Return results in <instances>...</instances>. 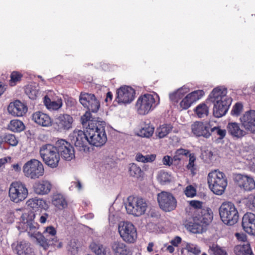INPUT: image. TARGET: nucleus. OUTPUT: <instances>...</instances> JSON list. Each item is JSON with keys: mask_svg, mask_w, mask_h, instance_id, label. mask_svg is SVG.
<instances>
[{"mask_svg": "<svg viewBox=\"0 0 255 255\" xmlns=\"http://www.w3.org/2000/svg\"><path fill=\"white\" fill-rule=\"evenodd\" d=\"M147 208L146 201L138 197L129 196L126 205L127 213L136 217L143 215Z\"/></svg>", "mask_w": 255, "mask_h": 255, "instance_id": "obj_5", "label": "nucleus"}, {"mask_svg": "<svg viewBox=\"0 0 255 255\" xmlns=\"http://www.w3.org/2000/svg\"><path fill=\"white\" fill-rule=\"evenodd\" d=\"M243 110V105L241 103H236L233 107L231 111L233 116H238Z\"/></svg>", "mask_w": 255, "mask_h": 255, "instance_id": "obj_55", "label": "nucleus"}, {"mask_svg": "<svg viewBox=\"0 0 255 255\" xmlns=\"http://www.w3.org/2000/svg\"><path fill=\"white\" fill-rule=\"evenodd\" d=\"M188 91V89L186 88H180L176 92L170 94V99L172 102L177 103L179 100L181 99Z\"/></svg>", "mask_w": 255, "mask_h": 255, "instance_id": "obj_38", "label": "nucleus"}, {"mask_svg": "<svg viewBox=\"0 0 255 255\" xmlns=\"http://www.w3.org/2000/svg\"><path fill=\"white\" fill-rule=\"evenodd\" d=\"M213 152L211 150H206L202 152L201 158L205 162L209 163L212 159Z\"/></svg>", "mask_w": 255, "mask_h": 255, "instance_id": "obj_53", "label": "nucleus"}, {"mask_svg": "<svg viewBox=\"0 0 255 255\" xmlns=\"http://www.w3.org/2000/svg\"><path fill=\"white\" fill-rule=\"evenodd\" d=\"M190 205L194 208L195 211L193 216L202 217V220L206 222H210L213 219L212 210L207 207H203V202L193 200L190 201Z\"/></svg>", "mask_w": 255, "mask_h": 255, "instance_id": "obj_14", "label": "nucleus"}, {"mask_svg": "<svg viewBox=\"0 0 255 255\" xmlns=\"http://www.w3.org/2000/svg\"><path fill=\"white\" fill-rule=\"evenodd\" d=\"M210 130L212 132L218 135V138L220 139H223L226 135V130L225 129H221L219 127H214L211 128Z\"/></svg>", "mask_w": 255, "mask_h": 255, "instance_id": "obj_51", "label": "nucleus"}, {"mask_svg": "<svg viewBox=\"0 0 255 255\" xmlns=\"http://www.w3.org/2000/svg\"><path fill=\"white\" fill-rule=\"evenodd\" d=\"M234 251L236 255H254L249 244L236 246Z\"/></svg>", "mask_w": 255, "mask_h": 255, "instance_id": "obj_33", "label": "nucleus"}, {"mask_svg": "<svg viewBox=\"0 0 255 255\" xmlns=\"http://www.w3.org/2000/svg\"><path fill=\"white\" fill-rule=\"evenodd\" d=\"M67 249L71 253H74L77 251L78 247L77 244L74 240H71L69 242L67 245Z\"/></svg>", "mask_w": 255, "mask_h": 255, "instance_id": "obj_59", "label": "nucleus"}, {"mask_svg": "<svg viewBox=\"0 0 255 255\" xmlns=\"http://www.w3.org/2000/svg\"><path fill=\"white\" fill-rule=\"evenodd\" d=\"M155 103V99L153 95L145 94L138 98L135 107L139 114L144 115L154 108Z\"/></svg>", "mask_w": 255, "mask_h": 255, "instance_id": "obj_11", "label": "nucleus"}, {"mask_svg": "<svg viewBox=\"0 0 255 255\" xmlns=\"http://www.w3.org/2000/svg\"><path fill=\"white\" fill-rule=\"evenodd\" d=\"M35 214L33 211L23 213L21 216V226L28 232L30 236L31 234H36L38 224L34 221Z\"/></svg>", "mask_w": 255, "mask_h": 255, "instance_id": "obj_15", "label": "nucleus"}, {"mask_svg": "<svg viewBox=\"0 0 255 255\" xmlns=\"http://www.w3.org/2000/svg\"><path fill=\"white\" fill-rule=\"evenodd\" d=\"M128 172L131 176L136 178H139L141 177L143 173L140 167L138 166L135 163H131L129 164Z\"/></svg>", "mask_w": 255, "mask_h": 255, "instance_id": "obj_39", "label": "nucleus"}, {"mask_svg": "<svg viewBox=\"0 0 255 255\" xmlns=\"http://www.w3.org/2000/svg\"><path fill=\"white\" fill-rule=\"evenodd\" d=\"M30 237L35 238L39 245L45 250H46L50 245L56 246V244L58 242L57 238H48L39 232L31 234Z\"/></svg>", "mask_w": 255, "mask_h": 255, "instance_id": "obj_26", "label": "nucleus"}, {"mask_svg": "<svg viewBox=\"0 0 255 255\" xmlns=\"http://www.w3.org/2000/svg\"><path fill=\"white\" fill-rule=\"evenodd\" d=\"M190 154V151L188 149H185L184 148H179L176 150L175 152V154L173 157V160H174L175 162H177V164H178L180 161V158L178 157L179 156H187Z\"/></svg>", "mask_w": 255, "mask_h": 255, "instance_id": "obj_48", "label": "nucleus"}, {"mask_svg": "<svg viewBox=\"0 0 255 255\" xmlns=\"http://www.w3.org/2000/svg\"><path fill=\"white\" fill-rule=\"evenodd\" d=\"M186 249L188 252L193 253L195 255H198L201 253L200 248L196 245L187 244Z\"/></svg>", "mask_w": 255, "mask_h": 255, "instance_id": "obj_54", "label": "nucleus"}, {"mask_svg": "<svg viewBox=\"0 0 255 255\" xmlns=\"http://www.w3.org/2000/svg\"><path fill=\"white\" fill-rule=\"evenodd\" d=\"M163 163L165 165L170 166L173 164H176L177 162H175L170 156L166 155L163 158Z\"/></svg>", "mask_w": 255, "mask_h": 255, "instance_id": "obj_60", "label": "nucleus"}, {"mask_svg": "<svg viewBox=\"0 0 255 255\" xmlns=\"http://www.w3.org/2000/svg\"><path fill=\"white\" fill-rule=\"evenodd\" d=\"M25 92L28 97L32 100L35 99L39 94V91L36 89V87L32 86H26Z\"/></svg>", "mask_w": 255, "mask_h": 255, "instance_id": "obj_45", "label": "nucleus"}, {"mask_svg": "<svg viewBox=\"0 0 255 255\" xmlns=\"http://www.w3.org/2000/svg\"><path fill=\"white\" fill-rule=\"evenodd\" d=\"M5 85H3L1 82H0V96H1L6 89Z\"/></svg>", "mask_w": 255, "mask_h": 255, "instance_id": "obj_63", "label": "nucleus"}, {"mask_svg": "<svg viewBox=\"0 0 255 255\" xmlns=\"http://www.w3.org/2000/svg\"><path fill=\"white\" fill-rule=\"evenodd\" d=\"M52 185L46 180H42L35 184L34 186V192L39 195L48 194L51 190Z\"/></svg>", "mask_w": 255, "mask_h": 255, "instance_id": "obj_31", "label": "nucleus"}, {"mask_svg": "<svg viewBox=\"0 0 255 255\" xmlns=\"http://www.w3.org/2000/svg\"><path fill=\"white\" fill-rule=\"evenodd\" d=\"M45 204L44 200L37 198L30 199L26 202L27 206L32 209L43 208Z\"/></svg>", "mask_w": 255, "mask_h": 255, "instance_id": "obj_40", "label": "nucleus"}, {"mask_svg": "<svg viewBox=\"0 0 255 255\" xmlns=\"http://www.w3.org/2000/svg\"><path fill=\"white\" fill-rule=\"evenodd\" d=\"M193 222H189L185 227L190 232L194 234L200 233L203 229V224H208L210 222H204L202 220V217L193 216Z\"/></svg>", "mask_w": 255, "mask_h": 255, "instance_id": "obj_24", "label": "nucleus"}, {"mask_svg": "<svg viewBox=\"0 0 255 255\" xmlns=\"http://www.w3.org/2000/svg\"><path fill=\"white\" fill-rule=\"evenodd\" d=\"M172 128L170 124H163L156 129V135L159 138H163L169 134L172 130Z\"/></svg>", "mask_w": 255, "mask_h": 255, "instance_id": "obj_36", "label": "nucleus"}, {"mask_svg": "<svg viewBox=\"0 0 255 255\" xmlns=\"http://www.w3.org/2000/svg\"><path fill=\"white\" fill-rule=\"evenodd\" d=\"M227 128L228 133L234 138H241L246 134V132L241 129L239 124L236 122L229 123Z\"/></svg>", "mask_w": 255, "mask_h": 255, "instance_id": "obj_29", "label": "nucleus"}, {"mask_svg": "<svg viewBox=\"0 0 255 255\" xmlns=\"http://www.w3.org/2000/svg\"><path fill=\"white\" fill-rule=\"evenodd\" d=\"M8 128L13 132H20L24 129L25 126L20 120H13L8 124Z\"/></svg>", "mask_w": 255, "mask_h": 255, "instance_id": "obj_37", "label": "nucleus"}, {"mask_svg": "<svg viewBox=\"0 0 255 255\" xmlns=\"http://www.w3.org/2000/svg\"><path fill=\"white\" fill-rule=\"evenodd\" d=\"M33 121L43 127H48L51 125V120L50 117L41 112H37L32 115Z\"/></svg>", "mask_w": 255, "mask_h": 255, "instance_id": "obj_30", "label": "nucleus"}, {"mask_svg": "<svg viewBox=\"0 0 255 255\" xmlns=\"http://www.w3.org/2000/svg\"><path fill=\"white\" fill-rule=\"evenodd\" d=\"M118 230L120 237L128 243H134L137 238L136 229L130 222H121L119 224Z\"/></svg>", "mask_w": 255, "mask_h": 255, "instance_id": "obj_8", "label": "nucleus"}, {"mask_svg": "<svg viewBox=\"0 0 255 255\" xmlns=\"http://www.w3.org/2000/svg\"><path fill=\"white\" fill-rule=\"evenodd\" d=\"M189 163L187 164L186 167L188 170H190L191 173L194 175L195 174V171L196 169L195 164V161L196 159V158L194 153H190L189 154Z\"/></svg>", "mask_w": 255, "mask_h": 255, "instance_id": "obj_47", "label": "nucleus"}, {"mask_svg": "<svg viewBox=\"0 0 255 255\" xmlns=\"http://www.w3.org/2000/svg\"><path fill=\"white\" fill-rule=\"evenodd\" d=\"M59 154L66 160L70 161L75 157L73 146L64 139H61L56 142Z\"/></svg>", "mask_w": 255, "mask_h": 255, "instance_id": "obj_16", "label": "nucleus"}, {"mask_svg": "<svg viewBox=\"0 0 255 255\" xmlns=\"http://www.w3.org/2000/svg\"><path fill=\"white\" fill-rule=\"evenodd\" d=\"M242 225L246 233L255 236V214L252 213L245 214L242 218Z\"/></svg>", "mask_w": 255, "mask_h": 255, "instance_id": "obj_21", "label": "nucleus"}, {"mask_svg": "<svg viewBox=\"0 0 255 255\" xmlns=\"http://www.w3.org/2000/svg\"><path fill=\"white\" fill-rule=\"evenodd\" d=\"M154 128L153 126L146 125L140 130V135L142 137H149L154 132Z\"/></svg>", "mask_w": 255, "mask_h": 255, "instance_id": "obj_42", "label": "nucleus"}, {"mask_svg": "<svg viewBox=\"0 0 255 255\" xmlns=\"http://www.w3.org/2000/svg\"><path fill=\"white\" fill-rule=\"evenodd\" d=\"M71 140L80 151H87L89 150V140L87 134V129L85 131L74 130L70 134Z\"/></svg>", "mask_w": 255, "mask_h": 255, "instance_id": "obj_10", "label": "nucleus"}, {"mask_svg": "<svg viewBox=\"0 0 255 255\" xmlns=\"http://www.w3.org/2000/svg\"><path fill=\"white\" fill-rule=\"evenodd\" d=\"M83 125L86 127L89 144L96 147L103 146L107 141L105 123L94 120L90 112H86L81 118Z\"/></svg>", "mask_w": 255, "mask_h": 255, "instance_id": "obj_1", "label": "nucleus"}, {"mask_svg": "<svg viewBox=\"0 0 255 255\" xmlns=\"http://www.w3.org/2000/svg\"><path fill=\"white\" fill-rule=\"evenodd\" d=\"M250 201L253 207L255 209V193L250 197Z\"/></svg>", "mask_w": 255, "mask_h": 255, "instance_id": "obj_62", "label": "nucleus"}, {"mask_svg": "<svg viewBox=\"0 0 255 255\" xmlns=\"http://www.w3.org/2000/svg\"><path fill=\"white\" fill-rule=\"evenodd\" d=\"M8 195L11 201L18 203L27 198L28 190L26 185L22 182H13L10 185Z\"/></svg>", "mask_w": 255, "mask_h": 255, "instance_id": "obj_7", "label": "nucleus"}, {"mask_svg": "<svg viewBox=\"0 0 255 255\" xmlns=\"http://www.w3.org/2000/svg\"><path fill=\"white\" fill-rule=\"evenodd\" d=\"M231 103V99L214 103L213 108L214 116L216 118H221L225 115Z\"/></svg>", "mask_w": 255, "mask_h": 255, "instance_id": "obj_23", "label": "nucleus"}, {"mask_svg": "<svg viewBox=\"0 0 255 255\" xmlns=\"http://www.w3.org/2000/svg\"><path fill=\"white\" fill-rule=\"evenodd\" d=\"M192 104V102L189 98H188V96H186L180 102V107L183 109H187L189 108L191 105Z\"/></svg>", "mask_w": 255, "mask_h": 255, "instance_id": "obj_58", "label": "nucleus"}, {"mask_svg": "<svg viewBox=\"0 0 255 255\" xmlns=\"http://www.w3.org/2000/svg\"><path fill=\"white\" fill-rule=\"evenodd\" d=\"M24 175L31 179H36L43 175L44 170L42 163L35 159L26 162L22 167Z\"/></svg>", "mask_w": 255, "mask_h": 255, "instance_id": "obj_6", "label": "nucleus"}, {"mask_svg": "<svg viewBox=\"0 0 255 255\" xmlns=\"http://www.w3.org/2000/svg\"><path fill=\"white\" fill-rule=\"evenodd\" d=\"M219 214L222 221L227 225L232 226L239 220V213L235 205L230 202L222 203L219 209Z\"/></svg>", "mask_w": 255, "mask_h": 255, "instance_id": "obj_4", "label": "nucleus"}, {"mask_svg": "<svg viewBox=\"0 0 255 255\" xmlns=\"http://www.w3.org/2000/svg\"><path fill=\"white\" fill-rule=\"evenodd\" d=\"M114 255H132L131 249L120 241H114L111 245Z\"/></svg>", "mask_w": 255, "mask_h": 255, "instance_id": "obj_25", "label": "nucleus"}, {"mask_svg": "<svg viewBox=\"0 0 255 255\" xmlns=\"http://www.w3.org/2000/svg\"><path fill=\"white\" fill-rule=\"evenodd\" d=\"M209 127L201 122H195L191 125L192 132L196 136L208 138L211 135Z\"/></svg>", "mask_w": 255, "mask_h": 255, "instance_id": "obj_22", "label": "nucleus"}, {"mask_svg": "<svg viewBox=\"0 0 255 255\" xmlns=\"http://www.w3.org/2000/svg\"><path fill=\"white\" fill-rule=\"evenodd\" d=\"M195 113L199 118L207 116L209 114V108L204 103L199 104L194 110Z\"/></svg>", "mask_w": 255, "mask_h": 255, "instance_id": "obj_41", "label": "nucleus"}, {"mask_svg": "<svg viewBox=\"0 0 255 255\" xmlns=\"http://www.w3.org/2000/svg\"><path fill=\"white\" fill-rule=\"evenodd\" d=\"M13 169L16 172H19L21 168L18 164H15L12 165Z\"/></svg>", "mask_w": 255, "mask_h": 255, "instance_id": "obj_64", "label": "nucleus"}, {"mask_svg": "<svg viewBox=\"0 0 255 255\" xmlns=\"http://www.w3.org/2000/svg\"><path fill=\"white\" fill-rule=\"evenodd\" d=\"M13 252L17 255H35L29 244L24 240L18 241L11 245Z\"/></svg>", "mask_w": 255, "mask_h": 255, "instance_id": "obj_20", "label": "nucleus"}, {"mask_svg": "<svg viewBox=\"0 0 255 255\" xmlns=\"http://www.w3.org/2000/svg\"><path fill=\"white\" fill-rule=\"evenodd\" d=\"M235 181L240 189L245 191H251L255 189L254 179L247 175L238 174L236 176Z\"/></svg>", "mask_w": 255, "mask_h": 255, "instance_id": "obj_17", "label": "nucleus"}, {"mask_svg": "<svg viewBox=\"0 0 255 255\" xmlns=\"http://www.w3.org/2000/svg\"><path fill=\"white\" fill-rule=\"evenodd\" d=\"M43 234L48 238H56L55 237L56 231L55 229L52 226L47 227Z\"/></svg>", "mask_w": 255, "mask_h": 255, "instance_id": "obj_56", "label": "nucleus"}, {"mask_svg": "<svg viewBox=\"0 0 255 255\" xmlns=\"http://www.w3.org/2000/svg\"><path fill=\"white\" fill-rule=\"evenodd\" d=\"M73 122V118L68 114H61L55 120V128L59 131L69 130L72 128Z\"/></svg>", "mask_w": 255, "mask_h": 255, "instance_id": "obj_19", "label": "nucleus"}, {"mask_svg": "<svg viewBox=\"0 0 255 255\" xmlns=\"http://www.w3.org/2000/svg\"><path fill=\"white\" fill-rule=\"evenodd\" d=\"M209 251L214 255H227L226 251L217 245L213 244L210 247Z\"/></svg>", "mask_w": 255, "mask_h": 255, "instance_id": "obj_50", "label": "nucleus"}, {"mask_svg": "<svg viewBox=\"0 0 255 255\" xmlns=\"http://www.w3.org/2000/svg\"><path fill=\"white\" fill-rule=\"evenodd\" d=\"M43 102L46 108L51 110H57L62 106L61 100L52 101L47 96L44 97Z\"/></svg>", "mask_w": 255, "mask_h": 255, "instance_id": "obj_35", "label": "nucleus"}, {"mask_svg": "<svg viewBox=\"0 0 255 255\" xmlns=\"http://www.w3.org/2000/svg\"><path fill=\"white\" fill-rule=\"evenodd\" d=\"M158 180L162 184L170 182L171 181L172 177L168 172L160 171L157 175Z\"/></svg>", "mask_w": 255, "mask_h": 255, "instance_id": "obj_43", "label": "nucleus"}, {"mask_svg": "<svg viewBox=\"0 0 255 255\" xmlns=\"http://www.w3.org/2000/svg\"><path fill=\"white\" fill-rule=\"evenodd\" d=\"M208 183L214 194L221 195L227 186V179L223 172L215 170L208 174Z\"/></svg>", "mask_w": 255, "mask_h": 255, "instance_id": "obj_2", "label": "nucleus"}, {"mask_svg": "<svg viewBox=\"0 0 255 255\" xmlns=\"http://www.w3.org/2000/svg\"><path fill=\"white\" fill-rule=\"evenodd\" d=\"M7 110L9 114L14 116L21 117L26 113L27 109L24 104L17 100L9 104Z\"/></svg>", "mask_w": 255, "mask_h": 255, "instance_id": "obj_27", "label": "nucleus"}, {"mask_svg": "<svg viewBox=\"0 0 255 255\" xmlns=\"http://www.w3.org/2000/svg\"><path fill=\"white\" fill-rule=\"evenodd\" d=\"M155 158L156 155L154 154L143 156L141 153H138L136 155V160L137 161L144 163L153 161Z\"/></svg>", "mask_w": 255, "mask_h": 255, "instance_id": "obj_46", "label": "nucleus"}, {"mask_svg": "<svg viewBox=\"0 0 255 255\" xmlns=\"http://www.w3.org/2000/svg\"><path fill=\"white\" fill-rule=\"evenodd\" d=\"M227 90L223 87H217L214 88L210 94V98L213 103L216 102L231 99L227 96Z\"/></svg>", "mask_w": 255, "mask_h": 255, "instance_id": "obj_28", "label": "nucleus"}, {"mask_svg": "<svg viewBox=\"0 0 255 255\" xmlns=\"http://www.w3.org/2000/svg\"><path fill=\"white\" fill-rule=\"evenodd\" d=\"M22 77V75L16 71H13L10 75V84L11 86L15 85V83L19 81Z\"/></svg>", "mask_w": 255, "mask_h": 255, "instance_id": "obj_52", "label": "nucleus"}, {"mask_svg": "<svg viewBox=\"0 0 255 255\" xmlns=\"http://www.w3.org/2000/svg\"><path fill=\"white\" fill-rule=\"evenodd\" d=\"M39 153L47 166L52 168L58 166L60 158L57 146L51 144H43L40 147Z\"/></svg>", "mask_w": 255, "mask_h": 255, "instance_id": "obj_3", "label": "nucleus"}, {"mask_svg": "<svg viewBox=\"0 0 255 255\" xmlns=\"http://www.w3.org/2000/svg\"><path fill=\"white\" fill-rule=\"evenodd\" d=\"M240 121L246 130L255 132V110H250L241 117Z\"/></svg>", "mask_w": 255, "mask_h": 255, "instance_id": "obj_18", "label": "nucleus"}, {"mask_svg": "<svg viewBox=\"0 0 255 255\" xmlns=\"http://www.w3.org/2000/svg\"><path fill=\"white\" fill-rule=\"evenodd\" d=\"M204 95V92L202 90L194 91L188 94V98H189L192 103H194L200 99Z\"/></svg>", "mask_w": 255, "mask_h": 255, "instance_id": "obj_49", "label": "nucleus"}, {"mask_svg": "<svg viewBox=\"0 0 255 255\" xmlns=\"http://www.w3.org/2000/svg\"><path fill=\"white\" fill-rule=\"evenodd\" d=\"M116 100L119 103L128 104L135 98V90L130 86H123L117 90Z\"/></svg>", "mask_w": 255, "mask_h": 255, "instance_id": "obj_13", "label": "nucleus"}, {"mask_svg": "<svg viewBox=\"0 0 255 255\" xmlns=\"http://www.w3.org/2000/svg\"><path fill=\"white\" fill-rule=\"evenodd\" d=\"M184 192L185 195L189 197L194 196L196 193L195 189L192 185L187 186Z\"/></svg>", "mask_w": 255, "mask_h": 255, "instance_id": "obj_57", "label": "nucleus"}, {"mask_svg": "<svg viewBox=\"0 0 255 255\" xmlns=\"http://www.w3.org/2000/svg\"><path fill=\"white\" fill-rule=\"evenodd\" d=\"M181 242V238L179 236H176L174 239L171 241L170 243L172 246L177 247Z\"/></svg>", "mask_w": 255, "mask_h": 255, "instance_id": "obj_61", "label": "nucleus"}, {"mask_svg": "<svg viewBox=\"0 0 255 255\" xmlns=\"http://www.w3.org/2000/svg\"><path fill=\"white\" fill-rule=\"evenodd\" d=\"M157 198L160 208L164 212H171L176 208V199L169 192L162 191L157 194Z\"/></svg>", "mask_w": 255, "mask_h": 255, "instance_id": "obj_9", "label": "nucleus"}, {"mask_svg": "<svg viewBox=\"0 0 255 255\" xmlns=\"http://www.w3.org/2000/svg\"><path fill=\"white\" fill-rule=\"evenodd\" d=\"M52 203L53 205L59 209H63L67 206V203L65 198L61 194L53 195Z\"/></svg>", "mask_w": 255, "mask_h": 255, "instance_id": "obj_34", "label": "nucleus"}, {"mask_svg": "<svg viewBox=\"0 0 255 255\" xmlns=\"http://www.w3.org/2000/svg\"><path fill=\"white\" fill-rule=\"evenodd\" d=\"M18 143V139L11 133H4L0 136V147L3 143H6L12 146H15Z\"/></svg>", "mask_w": 255, "mask_h": 255, "instance_id": "obj_32", "label": "nucleus"}, {"mask_svg": "<svg viewBox=\"0 0 255 255\" xmlns=\"http://www.w3.org/2000/svg\"><path fill=\"white\" fill-rule=\"evenodd\" d=\"M89 248L97 255H102L104 254L105 249L101 244L93 242L90 245Z\"/></svg>", "mask_w": 255, "mask_h": 255, "instance_id": "obj_44", "label": "nucleus"}, {"mask_svg": "<svg viewBox=\"0 0 255 255\" xmlns=\"http://www.w3.org/2000/svg\"><path fill=\"white\" fill-rule=\"evenodd\" d=\"M79 101L85 107L88 109V112L97 113L100 104L95 95L91 93L81 92L79 96Z\"/></svg>", "mask_w": 255, "mask_h": 255, "instance_id": "obj_12", "label": "nucleus"}]
</instances>
